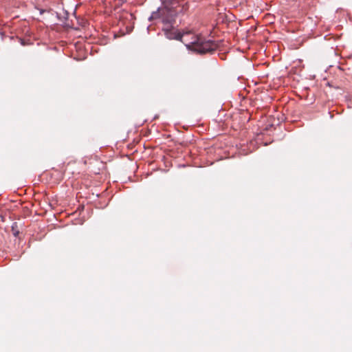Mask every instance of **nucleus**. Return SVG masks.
Listing matches in <instances>:
<instances>
[{
	"label": "nucleus",
	"mask_w": 352,
	"mask_h": 352,
	"mask_svg": "<svg viewBox=\"0 0 352 352\" xmlns=\"http://www.w3.org/2000/svg\"><path fill=\"white\" fill-rule=\"evenodd\" d=\"M16 227H17L16 222L13 223L12 225V227H11L12 231L13 232V235L14 236H18V235L19 234V231L16 229Z\"/></svg>",
	"instance_id": "obj_3"
},
{
	"label": "nucleus",
	"mask_w": 352,
	"mask_h": 352,
	"mask_svg": "<svg viewBox=\"0 0 352 352\" xmlns=\"http://www.w3.org/2000/svg\"><path fill=\"white\" fill-rule=\"evenodd\" d=\"M160 157H162V158L164 160L165 158V155H160Z\"/></svg>",
	"instance_id": "obj_5"
},
{
	"label": "nucleus",
	"mask_w": 352,
	"mask_h": 352,
	"mask_svg": "<svg viewBox=\"0 0 352 352\" xmlns=\"http://www.w3.org/2000/svg\"><path fill=\"white\" fill-rule=\"evenodd\" d=\"M161 16L162 17V22L164 23L162 31L164 32L166 37L168 39L181 41L186 45V43H187L189 40L187 38V36L192 35V33L190 32H186L182 34L173 26L172 23L174 21L175 16V15L173 14V12H170V14L167 16L165 15Z\"/></svg>",
	"instance_id": "obj_1"
},
{
	"label": "nucleus",
	"mask_w": 352,
	"mask_h": 352,
	"mask_svg": "<svg viewBox=\"0 0 352 352\" xmlns=\"http://www.w3.org/2000/svg\"><path fill=\"white\" fill-rule=\"evenodd\" d=\"M192 41L188 40L186 46L200 54L212 52L218 47V44L211 40H205L192 34Z\"/></svg>",
	"instance_id": "obj_2"
},
{
	"label": "nucleus",
	"mask_w": 352,
	"mask_h": 352,
	"mask_svg": "<svg viewBox=\"0 0 352 352\" xmlns=\"http://www.w3.org/2000/svg\"><path fill=\"white\" fill-rule=\"evenodd\" d=\"M188 9V6L187 3L182 5V11H186Z\"/></svg>",
	"instance_id": "obj_4"
}]
</instances>
